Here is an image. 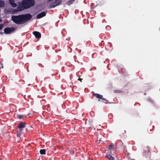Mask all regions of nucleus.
Listing matches in <instances>:
<instances>
[{
    "label": "nucleus",
    "instance_id": "obj_9",
    "mask_svg": "<svg viewBox=\"0 0 160 160\" xmlns=\"http://www.w3.org/2000/svg\"><path fill=\"white\" fill-rule=\"evenodd\" d=\"M9 2L11 5L13 7H16L17 4L15 2L14 0H9Z\"/></svg>",
    "mask_w": 160,
    "mask_h": 160
},
{
    "label": "nucleus",
    "instance_id": "obj_8",
    "mask_svg": "<svg viewBox=\"0 0 160 160\" xmlns=\"http://www.w3.org/2000/svg\"><path fill=\"white\" fill-rule=\"evenodd\" d=\"M33 33L36 38H41V34L39 32L37 31H34L33 32Z\"/></svg>",
    "mask_w": 160,
    "mask_h": 160
},
{
    "label": "nucleus",
    "instance_id": "obj_11",
    "mask_svg": "<svg viewBox=\"0 0 160 160\" xmlns=\"http://www.w3.org/2000/svg\"><path fill=\"white\" fill-rule=\"evenodd\" d=\"M4 5V2L3 1H0V8L3 7Z\"/></svg>",
    "mask_w": 160,
    "mask_h": 160
},
{
    "label": "nucleus",
    "instance_id": "obj_5",
    "mask_svg": "<svg viewBox=\"0 0 160 160\" xmlns=\"http://www.w3.org/2000/svg\"><path fill=\"white\" fill-rule=\"evenodd\" d=\"M26 126V123L24 122H21L20 124L18 125V132H21L22 130V129L24 128Z\"/></svg>",
    "mask_w": 160,
    "mask_h": 160
},
{
    "label": "nucleus",
    "instance_id": "obj_26",
    "mask_svg": "<svg viewBox=\"0 0 160 160\" xmlns=\"http://www.w3.org/2000/svg\"><path fill=\"white\" fill-rule=\"evenodd\" d=\"M149 150L148 149V152H149Z\"/></svg>",
    "mask_w": 160,
    "mask_h": 160
},
{
    "label": "nucleus",
    "instance_id": "obj_10",
    "mask_svg": "<svg viewBox=\"0 0 160 160\" xmlns=\"http://www.w3.org/2000/svg\"><path fill=\"white\" fill-rule=\"evenodd\" d=\"M106 157L109 159L110 160H114V158L112 157L109 154H107L106 156Z\"/></svg>",
    "mask_w": 160,
    "mask_h": 160
},
{
    "label": "nucleus",
    "instance_id": "obj_19",
    "mask_svg": "<svg viewBox=\"0 0 160 160\" xmlns=\"http://www.w3.org/2000/svg\"><path fill=\"white\" fill-rule=\"evenodd\" d=\"M78 80H80V81L81 82H82V78H79V79H78Z\"/></svg>",
    "mask_w": 160,
    "mask_h": 160
},
{
    "label": "nucleus",
    "instance_id": "obj_14",
    "mask_svg": "<svg viewBox=\"0 0 160 160\" xmlns=\"http://www.w3.org/2000/svg\"><path fill=\"white\" fill-rule=\"evenodd\" d=\"M22 115H20L18 116L17 117L19 119H21L22 118Z\"/></svg>",
    "mask_w": 160,
    "mask_h": 160
},
{
    "label": "nucleus",
    "instance_id": "obj_15",
    "mask_svg": "<svg viewBox=\"0 0 160 160\" xmlns=\"http://www.w3.org/2000/svg\"><path fill=\"white\" fill-rule=\"evenodd\" d=\"M113 148V146L112 145H110L108 147V148L110 149H112Z\"/></svg>",
    "mask_w": 160,
    "mask_h": 160
},
{
    "label": "nucleus",
    "instance_id": "obj_25",
    "mask_svg": "<svg viewBox=\"0 0 160 160\" xmlns=\"http://www.w3.org/2000/svg\"><path fill=\"white\" fill-rule=\"evenodd\" d=\"M0 160H2V159L0 158Z\"/></svg>",
    "mask_w": 160,
    "mask_h": 160
},
{
    "label": "nucleus",
    "instance_id": "obj_13",
    "mask_svg": "<svg viewBox=\"0 0 160 160\" xmlns=\"http://www.w3.org/2000/svg\"><path fill=\"white\" fill-rule=\"evenodd\" d=\"M74 1V0H69L67 2L68 5L72 4V2Z\"/></svg>",
    "mask_w": 160,
    "mask_h": 160
},
{
    "label": "nucleus",
    "instance_id": "obj_24",
    "mask_svg": "<svg viewBox=\"0 0 160 160\" xmlns=\"http://www.w3.org/2000/svg\"><path fill=\"white\" fill-rule=\"evenodd\" d=\"M93 112H91V113H93Z\"/></svg>",
    "mask_w": 160,
    "mask_h": 160
},
{
    "label": "nucleus",
    "instance_id": "obj_23",
    "mask_svg": "<svg viewBox=\"0 0 160 160\" xmlns=\"http://www.w3.org/2000/svg\"><path fill=\"white\" fill-rule=\"evenodd\" d=\"M4 32H1V34H2V33H3Z\"/></svg>",
    "mask_w": 160,
    "mask_h": 160
},
{
    "label": "nucleus",
    "instance_id": "obj_16",
    "mask_svg": "<svg viewBox=\"0 0 160 160\" xmlns=\"http://www.w3.org/2000/svg\"><path fill=\"white\" fill-rule=\"evenodd\" d=\"M3 27V25L0 24V30L2 29Z\"/></svg>",
    "mask_w": 160,
    "mask_h": 160
},
{
    "label": "nucleus",
    "instance_id": "obj_6",
    "mask_svg": "<svg viewBox=\"0 0 160 160\" xmlns=\"http://www.w3.org/2000/svg\"><path fill=\"white\" fill-rule=\"evenodd\" d=\"M93 95L97 98L101 99L103 100L106 101V99L105 98H103L102 95L95 93H94L93 94Z\"/></svg>",
    "mask_w": 160,
    "mask_h": 160
},
{
    "label": "nucleus",
    "instance_id": "obj_20",
    "mask_svg": "<svg viewBox=\"0 0 160 160\" xmlns=\"http://www.w3.org/2000/svg\"><path fill=\"white\" fill-rule=\"evenodd\" d=\"M143 155L145 157H147V155L146 154H144V153H143Z\"/></svg>",
    "mask_w": 160,
    "mask_h": 160
},
{
    "label": "nucleus",
    "instance_id": "obj_22",
    "mask_svg": "<svg viewBox=\"0 0 160 160\" xmlns=\"http://www.w3.org/2000/svg\"><path fill=\"white\" fill-rule=\"evenodd\" d=\"M2 21V20L1 19H0V22Z\"/></svg>",
    "mask_w": 160,
    "mask_h": 160
},
{
    "label": "nucleus",
    "instance_id": "obj_3",
    "mask_svg": "<svg viewBox=\"0 0 160 160\" xmlns=\"http://www.w3.org/2000/svg\"><path fill=\"white\" fill-rule=\"evenodd\" d=\"M61 2V0H55L53 3L49 5V8H54L60 5Z\"/></svg>",
    "mask_w": 160,
    "mask_h": 160
},
{
    "label": "nucleus",
    "instance_id": "obj_17",
    "mask_svg": "<svg viewBox=\"0 0 160 160\" xmlns=\"http://www.w3.org/2000/svg\"><path fill=\"white\" fill-rule=\"evenodd\" d=\"M96 69V67H92V68H91V69H90V70H91V69Z\"/></svg>",
    "mask_w": 160,
    "mask_h": 160
},
{
    "label": "nucleus",
    "instance_id": "obj_2",
    "mask_svg": "<svg viewBox=\"0 0 160 160\" xmlns=\"http://www.w3.org/2000/svg\"><path fill=\"white\" fill-rule=\"evenodd\" d=\"M35 3V0H22L20 3V5H19L18 8L20 7V11L28 9L33 6Z\"/></svg>",
    "mask_w": 160,
    "mask_h": 160
},
{
    "label": "nucleus",
    "instance_id": "obj_1",
    "mask_svg": "<svg viewBox=\"0 0 160 160\" xmlns=\"http://www.w3.org/2000/svg\"><path fill=\"white\" fill-rule=\"evenodd\" d=\"M32 17V16L30 14H26L18 16H13L11 18L15 23L18 24H22L29 21Z\"/></svg>",
    "mask_w": 160,
    "mask_h": 160
},
{
    "label": "nucleus",
    "instance_id": "obj_21",
    "mask_svg": "<svg viewBox=\"0 0 160 160\" xmlns=\"http://www.w3.org/2000/svg\"><path fill=\"white\" fill-rule=\"evenodd\" d=\"M17 136L18 137H20V134H17Z\"/></svg>",
    "mask_w": 160,
    "mask_h": 160
},
{
    "label": "nucleus",
    "instance_id": "obj_12",
    "mask_svg": "<svg viewBox=\"0 0 160 160\" xmlns=\"http://www.w3.org/2000/svg\"><path fill=\"white\" fill-rule=\"evenodd\" d=\"M40 153L41 154H45L46 153V150L44 149H41L40 151Z\"/></svg>",
    "mask_w": 160,
    "mask_h": 160
},
{
    "label": "nucleus",
    "instance_id": "obj_18",
    "mask_svg": "<svg viewBox=\"0 0 160 160\" xmlns=\"http://www.w3.org/2000/svg\"><path fill=\"white\" fill-rule=\"evenodd\" d=\"M1 66L2 67V68H3V66L2 64L1 63H0V67H1Z\"/></svg>",
    "mask_w": 160,
    "mask_h": 160
},
{
    "label": "nucleus",
    "instance_id": "obj_4",
    "mask_svg": "<svg viewBox=\"0 0 160 160\" xmlns=\"http://www.w3.org/2000/svg\"><path fill=\"white\" fill-rule=\"evenodd\" d=\"M15 30L14 27L6 28L4 29V33L9 34L13 32Z\"/></svg>",
    "mask_w": 160,
    "mask_h": 160
},
{
    "label": "nucleus",
    "instance_id": "obj_7",
    "mask_svg": "<svg viewBox=\"0 0 160 160\" xmlns=\"http://www.w3.org/2000/svg\"><path fill=\"white\" fill-rule=\"evenodd\" d=\"M47 12H42L41 13L37 15V18L38 19H39L46 16Z\"/></svg>",
    "mask_w": 160,
    "mask_h": 160
}]
</instances>
